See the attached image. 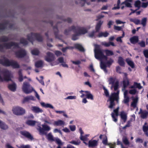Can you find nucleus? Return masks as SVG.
Here are the masks:
<instances>
[{"label":"nucleus","mask_w":148,"mask_h":148,"mask_svg":"<svg viewBox=\"0 0 148 148\" xmlns=\"http://www.w3.org/2000/svg\"><path fill=\"white\" fill-rule=\"evenodd\" d=\"M95 48L94 49L95 56V58L100 61V67L103 69L105 73H107V71L106 68V64L111 65L113 62L112 59H110L107 62L108 58L103 53V50L100 48V46L97 45H95Z\"/></svg>","instance_id":"f257e3e1"},{"label":"nucleus","mask_w":148,"mask_h":148,"mask_svg":"<svg viewBox=\"0 0 148 148\" xmlns=\"http://www.w3.org/2000/svg\"><path fill=\"white\" fill-rule=\"evenodd\" d=\"M90 28V27H85L73 25L70 27L69 29L66 30L64 32V34L66 35H67L69 34L70 32L73 31L74 32L77 33V35L84 34L87 32L88 30Z\"/></svg>","instance_id":"f03ea898"},{"label":"nucleus","mask_w":148,"mask_h":148,"mask_svg":"<svg viewBox=\"0 0 148 148\" xmlns=\"http://www.w3.org/2000/svg\"><path fill=\"white\" fill-rule=\"evenodd\" d=\"M0 63L6 66H11L14 68H18L19 67V65L16 61L9 60L5 57L3 58L2 60H0Z\"/></svg>","instance_id":"7ed1b4c3"},{"label":"nucleus","mask_w":148,"mask_h":148,"mask_svg":"<svg viewBox=\"0 0 148 148\" xmlns=\"http://www.w3.org/2000/svg\"><path fill=\"white\" fill-rule=\"evenodd\" d=\"M12 77V73L8 70H5L0 73V82L10 80Z\"/></svg>","instance_id":"20e7f679"},{"label":"nucleus","mask_w":148,"mask_h":148,"mask_svg":"<svg viewBox=\"0 0 148 148\" xmlns=\"http://www.w3.org/2000/svg\"><path fill=\"white\" fill-rule=\"evenodd\" d=\"M41 123H38V127L37 130L39 132V133L41 135H43L45 134V131L48 132L51 130V127L48 125L43 124L42 125V128L41 127Z\"/></svg>","instance_id":"39448f33"},{"label":"nucleus","mask_w":148,"mask_h":148,"mask_svg":"<svg viewBox=\"0 0 148 148\" xmlns=\"http://www.w3.org/2000/svg\"><path fill=\"white\" fill-rule=\"evenodd\" d=\"M22 89L26 94H29L35 90L33 88L28 82H25L23 83Z\"/></svg>","instance_id":"423d86ee"},{"label":"nucleus","mask_w":148,"mask_h":148,"mask_svg":"<svg viewBox=\"0 0 148 148\" xmlns=\"http://www.w3.org/2000/svg\"><path fill=\"white\" fill-rule=\"evenodd\" d=\"M119 91H118L116 93H113L109 97V99L108 100L110 102V104L109 106V108H112L115 106L114 101V100H116L117 101L118 99L119 98Z\"/></svg>","instance_id":"0eeeda50"},{"label":"nucleus","mask_w":148,"mask_h":148,"mask_svg":"<svg viewBox=\"0 0 148 148\" xmlns=\"http://www.w3.org/2000/svg\"><path fill=\"white\" fill-rule=\"evenodd\" d=\"M108 82L109 84H111V89H114V90H117L119 88V82L115 77H111L108 78Z\"/></svg>","instance_id":"6e6552de"},{"label":"nucleus","mask_w":148,"mask_h":148,"mask_svg":"<svg viewBox=\"0 0 148 148\" xmlns=\"http://www.w3.org/2000/svg\"><path fill=\"white\" fill-rule=\"evenodd\" d=\"M12 110L13 113L17 115H22L24 114L26 112L24 108L19 106L13 107Z\"/></svg>","instance_id":"1a4fd4ad"},{"label":"nucleus","mask_w":148,"mask_h":148,"mask_svg":"<svg viewBox=\"0 0 148 148\" xmlns=\"http://www.w3.org/2000/svg\"><path fill=\"white\" fill-rule=\"evenodd\" d=\"M27 39L29 41L31 42L35 39L39 42H41L42 40V38L40 35L37 33H31L28 34L27 36Z\"/></svg>","instance_id":"9d476101"},{"label":"nucleus","mask_w":148,"mask_h":148,"mask_svg":"<svg viewBox=\"0 0 148 148\" xmlns=\"http://www.w3.org/2000/svg\"><path fill=\"white\" fill-rule=\"evenodd\" d=\"M18 45L17 44H16L14 42H11L8 43H7L4 45H0V50L3 48H5L6 49H10L13 48H18Z\"/></svg>","instance_id":"9b49d317"},{"label":"nucleus","mask_w":148,"mask_h":148,"mask_svg":"<svg viewBox=\"0 0 148 148\" xmlns=\"http://www.w3.org/2000/svg\"><path fill=\"white\" fill-rule=\"evenodd\" d=\"M99 139L94 140L91 139L88 141V143H85L86 145H88L89 147L94 148L97 147L98 144Z\"/></svg>","instance_id":"f8f14e48"},{"label":"nucleus","mask_w":148,"mask_h":148,"mask_svg":"<svg viewBox=\"0 0 148 148\" xmlns=\"http://www.w3.org/2000/svg\"><path fill=\"white\" fill-rule=\"evenodd\" d=\"M56 58L54 54L50 52L46 53V55L45 57V60L47 62H50L55 60Z\"/></svg>","instance_id":"ddd939ff"},{"label":"nucleus","mask_w":148,"mask_h":148,"mask_svg":"<svg viewBox=\"0 0 148 148\" xmlns=\"http://www.w3.org/2000/svg\"><path fill=\"white\" fill-rule=\"evenodd\" d=\"M119 109V107L113 110V112L111 114L113 121L114 122H116L117 121V116L118 115V111Z\"/></svg>","instance_id":"4468645a"},{"label":"nucleus","mask_w":148,"mask_h":148,"mask_svg":"<svg viewBox=\"0 0 148 148\" xmlns=\"http://www.w3.org/2000/svg\"><path fill=\"white\" fill-rule=\"evenodd\" d=\"M102 143L104 145H108L110 148H115V143H108V139L107 137L105 136V137L102 140Z\"/></svg>","instance_id":"2eb2a0df"},{"label":"nucleus","mask_w":148,"mask_h":148,"mask_svg":"<svg viewBox=\"0 0 148 148\" xmlns=\"http://www.w3.org/2000/svg\"><path fill=\"white\" fill-rule=\"evenodd\" d=\"M27 54L26 52L23 49H21L15 53L16 56L18 58H21L24 57Z\"/></svg>","instance_id":"dca6fc26"},{"label":"nucleus","mask_w":148,"mask_h":148,"mask_svg":"<svg viewBox=\"0 0 148 148\" xmlns=\"http://www.w3.org/2000/svg\"><path fill=\"white\" fill-rule=\"evenodd\" d=\"M53 125L55 126H61L63 127L65 125V122L61 120L58 119L54 121Z\"/></svg>","instance_id":"f3484780"},{"label":"nucleus","mask_w":148,"mask_h":148,"mask_svg":"<svg viewBox=\"0 0 148 148\" xmlns=\"http://www.w3.org/2000/svg\"><path fill=\"white\" fill-rule=\"evenodd\" d=\"M31 110L34 112L37 113H42L43 112V110L42 109L36 106H32L31 107Z\"/></svg>","instance_id":"a211bd4d"},{"label":"nucleus","mask_w":148,"mask_h":148,"mask_svg":"<svg viewBox=\"0 0 148 148\" xmlns=\"http://www.w3.org/2000/svg\"><path fill=\"white\" fill-rule=\"evenodd\" d=\"M40 105L43 107L45 108H49L50 109H54V108L53 106L50 103H45L43 102L40 103Z\"/></svg>","instance_id":"6ab92c4d"},{"label":"nucleus","mask_w":148,"mask_h":148,"mask_svg":"<svg viewBox=\"0 0 148 148\" xmlns=\"http://www.w3.org/2000/svg\"><path fill=\"white\" fill-rule=\"evenodd\" d=\"M53 141H55L58 145L57 148H62V146L63 145L64 143L62 142L59 138H54Z\"/></svg>","instance_id":"aec40b11"},{"label":"nucleus","mask_w":148,"mask_h":148,"mask_svg":"<svg viewBox=\"0 0 148 148\" xmlns=\"http://www.w3.org/2000/svg\"><path fill=\"white\" fill-rule=\"evenodd\" d=\"M21 134L25 136V137L29 138L31 140L33 139V137L32 135L28 132L26 131H23L20 132Z\"/></svg>","instance_id":"412c9836"},{"label":"nucleus","mask_w":148,"mask_h":148,"mask_svg":"<svg viewBox=\"0 0 148 148\" xmlns=\"http://www.w3.org/2000/svg\"><path fill=\"white\" fill-rule=\"evenodd\" d=\"M40 123V122H37V121L32 120H28L26 122V123L29 125L31 126H33L35 125L37 123V125H38V123Z\"/></svg>","instance_id":"4be33fe9"},{"label":"nucleus","mask_w":148,"mask_h":148,"mask_svg":"<svg viewBox=\"0 0 148 148\" xmlns=\"http://www.w3.org/2000/svg\"><path fill=\"white\" fill-rule=\"evenodd\" d=\"M143 132H145L146 136H148V124L145 123L143 127Z\"/></svg>","instance_id":"5701e85b"},{"label":"nucleus","mask_w":148,"mask_h":148,"mask_svg":"<svg viewBox=\"0 0 148 148\" xmlns=\"http://www.w3.org/2000/svg\"><path fill=\"white\" fill-rule=\"evenodd\" d=\"M132 0H125L122 3L124 4L127 7L131 8L132 7Z\"/></svg>","instance_id":"b1692460"},{"label":"nucleus","mask_w":148,"mask_h":148,"mask_svg":"<svg viewBox=\"0 0 148 148\" xmlns=\"http://www.w3.org/2000/svg\"><path fill=\"white\" fill-rule=\"evenodd\" d=\"M101 44L102 45H104L106 47H109L110 45H112L113 46H115V45L114 44V42H103L101 43Z\"/></svg>","instance_id":"393cba45"},{"label":"nucleus","mask_w":148,"mask_h":148,"mask_svg":"<svg viewBox=\"0 0 148 148\" xmlns=\"http://www.w3.org/2000/svg\"><path fill=\"white\" fill-rule=\"evenodd\" d=\"M120 116L121 119L125 122L127 119V114L123 111H122L121 112Z\"/></svg>","instance_id":"a878e982"},{"label":"nucleus","mask_w":148,"mask_h":148,"mask_svg":"<svg viewBox=\"0 0 148 148\" xmlns=\"http://www.w3.org/2000/svg\"><path fill=\"white\" fill-rule=\"evenodd\" d=\"M130 40L131 43L135 44L138 42V38L137 36H134L130 38Z\"/></svg>","instance_id":"bb28decb"},{"label":"nucleus","mask_w":148,"mask_h":148,"mask_svg":"<svg viewBox=\"0 0 148 148\" xmlns=\"http://www.w3.org/2000/svg\"><path fill=\"white\" fill-rule=\"evenodd\" d=\"M118 62L119 64L121 66H124L125 63L124 59L121 57H119L118 58Z\"/></svg>","instance_id":"cd10ccee"},{"label":"nucleus","mask_w":148,"mask_h":148,"mask_svg":"<svg viewBox=\"0 0 148 148\" xmlns=\"http://www.w3.org/2000/svg\"><path fill=\"white\" fill-rule=\"evenodd\" d=\"M43 62L41 60H38L35 63V66L37 68L41 67L43 66Z\"/></svg>","instance_id":"c85d7f7f"},{"label":"nucleus","mask_w":148,"mask_h":148,"mask_svg":"<svg viewBox=\"0 0 148 148\" xmlns=\"http://www.w3.org/2000/svg\"><path fill=\"white\" fill-rule=\"evenodd\" d=\"M85 93H86V96L88 99H90L91 100L93 99V96L90 92L86 91H85Z\"/></svg>","instance_id":"c756f323"},{"label":"nucleus","mask_w":148,"mask_h":148,"mask_svg":"<svg viewBox=\"0 0 148 148\" xmlns=\"http://www.w3.org/2000/svg\"><path fill=\"white\" fill-rule=\"evenodd\" d=\"M34 97L32 96H29L25 97L23 101V103H24L26 101H29L30 100H34Z\"/></svg>","instance_id":"7c9ffc66"},{"label":"nucleus","mask_w":148,"mask_h":148,"mask_svg":"<svg viewBox=\"0 0 148 148\" xmlns=\"http://www.w3.org/2000/svg\"><path fill=\"white\" fill-rule=\"evenodd\" d=\"M126 62L132 68H133L134 67V64L132 61L130 59H127L126 60Z\"/></svg>","instance_id":"2f4dec72"},{"label":"nucleus","mask_w":148,"mask_h":148,"mask_svg":"<svg viewBox=\"0 0 148 148\" xmlns=\"http://www.w3.org/2000/svg\"><path fill=\"white\" fill-rule=\"evenodd\" d=\"M109 33L107 32H101L99 33L98 35L99 37H106L109 35Z\"/></svg>","instance_id":"473e14b6"},{"label":"nucleus","mask_w":148,"mask_h":148,"mask_svg":"<svg viewBox=\"0 0 148 148\" xmlns=\"http://www.w3.org/2000/svg\"><path fill=\"white\" fill-rule=\"evenodd\" d=\"M103 21H100L97 23L95 27L96 32H98L99 31L100 29L101 26L103 23Z\"/></svg>","instance_id":"72a5a7b5"},{"label":"nucleus","mask_w":148,"mask_h":148,"mask_svg":"<svg viewBox=\"0 0 148 148\" xmlns=\"http://www.w3.org/2000/svg\"><path fill=\"white\" fill-rule=\"evenodd\" d=\"M105 52L107 56H110L113 55H114V53L113 52L109 50H103V52Z\"/></svg>","instance_id":"f704fd0d"},{"label":"nucleus","mask_w":148,"mask_h":148,"mask_svg":"<svg viewBox=\"0 0 148 148\" xmlns=\"http://www.w3.org/2000/svg\"><path fill=\"white\" fill-rule=\"evenodd\" d=\"M138 98L136 97L133 99V101L131 105L134 108H135L136 106V104L138 101Z\"/></svg>","instance_id":"c9c22d12"},{"label":"nucleus","mask_w":148,"mask_h":148,"mask_svg":"<svg viewBox=\"0 0 148 148\" xmlns=\"http://www.w3.org/2000/svg\"><path fill=\"white\" fill-rule=\"evenodd\" d=\"M74 47L75 48L78 49L79 50L81 51H83L84 50V49L83 47L81 45L79 44H75L74 45Z\"/></svg>","instance_id":"e433bc0d"},{"label":"nucleus","mask_w":148,"mask_h":148,"mask_svg":"<svg viewBox=\"0 0 148 148\" xmlns=\"http://www.w3.org/2000/svg\"><path fill=\"white\" fill-rule=\"evenodd\" d=\"M9 89L11 91H14L16 88V85L14 83L10 84L8 86Z\"/></svg>","instance_id":"4c0bfd02"},{"label":"nucleus","mask_w":148,"mask_h":148,"mask_svg":"<svg viewBox=\"0 0 148 148\" xmlns=\"http://www.w3.org/2000/svg\"><path fill=\"white\" fill-rule=\"evenodd\" d=\"M122 141L126 145H128L130 144V142L126 136H123L122 138Z\"/></svg>","instance_id":"58836bf2"},{"label":"nucleus","mask_w":148,"mask_h":148,"mask_svg":"<svg viewBox=\"0 0 148 148\" xmlns=\"http://www.w3.org/2000/svg\"><path fill=\"white\" fill-rule=\"evenodd\" d=\"M47 138L50 141H53L54 140L53 136L51 133H49L47 135Z\"/></svg>","instance_id":"ea45409f"},{"label":"nucleus","mask_w":148,"mask_h":148,"mask_svg":"<svg viewBox=\"0 0 148 148\" xmlns=\"http://www.w3.org/2000/svg\"><path fill=\"white\" fill-rule=\"evenodd\" d=\"M0 127L3 129L6 130L8 128V126L1 121H0Z\"/></svg>","instance_id":"a19ab883"},{"label":"nucleus","mask_w":148,"mask_h":148,"mask_svg":"<svg viewBox=\"0 0 148 148\" xmlns=\"http://www.w3.org/2000/svg\"><path fill=\"white\" fill-rule=\"evenodd\" d=\"M55 112L58 114H62L63 116H64L67 118L68 117V116L65 113V112L64 111H58L57 110H54Z\"/></svg>","instance_id":"79ce46f5"},{"label":"nucleus","mask_w":148,"mask_h":148,"mask_svg":"<svg viewBox=\"0 0 148 148\" xmlns=\"http://www.w3.org/2000/svg\"><path fill=\"white\" fill-rule=\"evenodd\" d=\"M22 70H20L18 73L19 75L18 80L21 82H22L23 80V77L22 74Z\"/></svg>","instance_id":"37998d69"},{"label":"nucleus","mask_w":148,"mask_h":148,"mask_svg":"<svg viewBox=\"0 0 148 148\" xmlns=\"http://www.w3.org/2000/svg\"><path fill=\"white\" fill-rule=\"evenodd\" d=\"M136 88L139 89H140L142 88V87L141 86L140 84L138 83L137 82H134L133 86L131 87L132 88Z\"/></svg>","instance_id":"c03bdc74"},{"label":"nucleus","mask_w":148,"mask_h":148,"mask_svg":"<svg viewBox=\"0 0 148 148\" xmlns=\"http://www.w3.org/2000/svg\"><path fill=\"white\" fill-rule=\"evenodd\" d=\"M123 86L125 88L129 84V82L128 79L126 77L124 79L123 81Z\"/></svg>","instance_id":"a18cd8bd"},{"label":"nucleus","mask_w":148,"mask_h":148,"mask_svg":"<svg viewBox=\"0 0 148 148\" xmlns=\"http://www.w3.org/2000/svg\"><path fill=\"white\" fill-rule=\"evenodd\" d=\"M148 112L146 111H145L141 113V117L142 118L144 119L147 116Z\"/></svg>","instance_id":"49530a36"},{"label":"nucleus","mask_w":148,"mask_h":148,"mask_svg":"<svg viewBox=\"0 0 148 148\" xmlns=\"http://www.w3.org/2000/svg\"><path fill=\"white\" fill-rule=\"evenodd\" d=\"M130 21L138 25L140 23V21L137 19L135 18H130Z\"/></svg>","instance_id":"de8ad7c7"},{"label":"nucleus","mask_w":148,"mask_h":148,"mask_svg":"<svg viewBox=\"0 0 148 148\" xmlns=\"http://www.w3.org/2000/svg\"><path fill=\"white\" fill-rule=\"evenodd\" d=\"M70 143L74 144L75 145H78L81 143V142L79 140H73L70 142Z\"/></svg>","instance_id":"09e8293b"},{"label":"nucleus","mask_w":148,"mask_h":148,"mask_svg":"<svg viewBox=\"0 0 148 148\" xmlns=\"http://www.w3.org/2000/svg\"><path fill=\"white\" fill-rule=\"evenodd\" d=\"M31 53L33 55H37L39 54V51L38 49H34L32 51Z\"/></svg>","instance_id":"8fccbe9b"},{"label":"nucleus","mask_w":148,"mask_h":148,"mask_svg":"<svg viewBox=\"0 0 148 148\" xmlns=\"http://www.w3.org/2000/svg\"><path fill=\"white\" fill-rule=\"evenodd\" d=\"M43 121L45 123L49 124H51V123L50 122L51 120L49 117H47L43 120Z\"/></svg>","instance_id":"3c124183"},{"label":"nucleus","mask_w":148,"mask_h":148,"mask_svg":"<svg viewBox=\"0 0 148 148\" xmlns=\"http://www.w3.org/2000/svg\"><path fill=\"white\" fill-rule=\"evenodd\" d=\"M80 138L81 140L83 141V143L84 144L85 143H86L85 141L88 140V138H86L84 136H80Z\"/></svg>","instance_id":"603ef678"},{"label":"nucleus","mask_w":148,"mask_h":148,"mask_svg":"<svg viewBox=\"0 0 148 148\" xmlns=\"http://www.w3.org/2000/svg\"><path fill=\"white\" fill-rule=\"evenodd\" d=\"M20 43L23 45H26L28 43V41L25 38H22L21 39Z\"/></svg>","instance_id":"864d4df0"},{"label":"nucleus","mask_w":148,"mask_h":148,"mask_svg":"<svg viewBox=\"0 0 148 148\" xmlns=\"http://www.w3.org/2000/svg\"><path fill=\"white\" fill-rule=\"evenodd\" d=\"M147 20V19L146 18H144L142 19L141 21V24L143 27H144L146 25Z\"/></svg>","instance_id":"5fc2aeb1"},{"label":"nucleus","mask_w":148,"mask_h":148,"mask_svg":"<svg viewBox=\"0 0 148 148\" xmlns=\"http://www.w3.org/2000/svg\"><path fill=\"white\" fill-rule=\"evenodd\" d=\"M16 146L18 147V148H30V146L29 145H22L20 146H18V145H16Z\"/></svg>","instance_id":"6e6d98bb"},{"label":"nucleus","mask_w":148,"mask_h":148,"mask_svg":"<svg viewBox=\"0 0 148 148\" xmlns=\"http://www.w3.org/2000/svg\"><path fill=\"white\" fill-rule=\"evenodd\" d=\"M124 97V99L123 100V102L125 104H127L129 101V98L128 96Z\"/></svg>","instance_id":"4d7b16f0"},{"label":"nucleus","mask_w":148,"mask_h":148,"mask_svg":"<svg viewBox=\"0 0 148 148\" xmlns=\"http://www.w3.org/2000/svg\"><path fill=\"white\" fill-rule=\"evenodd\" d=\"M69 127L71 131L74 132L76 130V126L75 125H70Z\"/></svg>","instance_id":"13d9d810"},{"label":"nucleus","mask_w":148,"mask_h":148,"mask_svg":"<svg viewBox=\"0 0 148 148\" xmlns=\"http://www.w3.org/2000/svg\"><path fill=\"white\" fill-rule=\"evenodd\" d=\"M76 97L75 96H69L67 97L66 98H65V99H76Z\"/></svg>","instance_id":"bf43d9fd"},{"label":"nucleus","mask_w":148,"mask_h":148,"mask_svg":"<svg viewBox=\"0 0 148 148\" xmlns=\"http://www.w3.org/2000/svg\"><path fill=\"white\" fill-rule=\"evenodd\" d=\"M40 80H39L38 79V78L37 77H36V78L37 79H38L39 81V82H40V83L42 85L44 86L45 85V84H44V82L43 80V77L42 76H40Z\"/></svg>","instance_id":"052dcab7"},{"label":"nucleus","mask_w":148,"mask_h":148,"mask_svg":"<svg viewBox=\"0 0 148 148\" xmlns=\"http://www.w3.org/2000/svg\"><path fill=\"white\" fill-rule=\"evenodd\" d=\"M140 1H136L135 3V6L136 7H138L139 8L140 7Z\"/></svg>","instance_id":"680f3d73"},{"label":"nucleus","mask_w":148,"mask_h":148,"mask_svg":"<svg viewBox=\"0 0 148 148\" xmlns=\"http://www.w3.org/2000/svg\"><path fill=\"white\" fill-rule=\"evenodd\" d=\"M129 92L130 94L132 95H134L136 94L137 92L136 90L135 89H134L130 90Z\"/></svg>","instance_id":"e2e57ef3"},{"label":"nucleus","mask_w":148,"mask_h":148,"mask_svg":"<svg viewBox=\"0 0 148 148\" xmlns=\"http://www.w3.org/2000/svg\"><path fill=\"white\" fill-rule=\"evenodd\" d=\"M57 61L59 62V63H62L64 62V58L62 57H60L58 59Z\"/></svg>","instance_id":"0e129e2a"},{"label":"nucleus","mask_w":148,"mask_h":148,"mask_svg":"<svg viewBox=\"0 0 148 148\" xmlns=\"http://www.w3.org/2000/svg\"><path fill=\"white\" fill-rule=\"evenodd\" d=\"M95 32L93 31L90 33L88 35V36L90 38H93L95 37Z\"/></svg>","instance_id":"69168bd1"},{"label":"nucleus","mask_w":148,"mask_h":148,"mask_svg":"<svg viewBox=\"0 0 148 148\" xmlns=\"http://www.w3.org/2000/svg\"><path fill=\"white\" fill-rule=\"evenodd\" d=\"M62 130L63 131L66 133H69L70 132V130L66 127L62 129Z\"/></svg>","instance_id":"338daca9"},{"label":"nucleus","mask_w":148,"mask_h":148,"mask_svg":"<svg viewBox=\"0 0 148 148\" xmlns=\"http://www.w3.org/2000/svg\"><path fill=\"white\" fill-rule=\"evenodd\" d=\"M142 47H145V43L144 41H142L138 43Z\"/></svg>","instance_id":"774afa93"}]
</instances>
